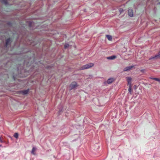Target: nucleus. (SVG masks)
Instances as JSON below:
<instances>
[{
	"instance_id": "7",
	"label": "nucleus",
	"mask_w": 160,
	"mask_h": 160,
	"mask_svg": "<svg viewBox=\"0 0 160 160\" xmlns=\"http://www.w3.org/2000/svg\"><path fill=\"white\" fill-rule=\"evenodd\" d=\"M127 80L128 82V84H129L130 85H131V81L132 80L131 78L130 77H127Z\"/></svg>"
},
{
	"instance_id": "10",
	"label": "nucleus",
	"mask_w": 160,
	"mask_h": 160,
	"mask_svg": "<svg viewBox=\"0 0 160 160\" xmlns=\"http://www.w3.org/2000/svg\"><path fill=\"white\" fill-rule=\"evenodd\" d=\"M14 136L17 139L18 138V134L17 133H16L14 134Z\"/></svg>"
},
{
	"instance_id": "6",
	"label": "nucleus",
	"mask_w": 160,
	"mask_h": 160,
	"mask_svg": "<svg viewBox=\"0 0 160 160\" xmlns=\"http://www.w3.org/2000/svg\"><path fill=\"white\" fill-rule=\"evenodd\" d=\"M116 58V56H112L110 57H108L107 58L108 59L112 60L113 59Z\"/></svg>"
},
{
	"instance_id": "12",
	"label": "nucleus",
	"mask_w": 160,
	"mask_h": 160,
	"mask_svg": "<svg viewBox=\"0 0 160 160\" xmlns=\"http://www.w3.org/2000/svg\"><path fill=\"white\" fill-rule=\"evenodd\" d=\"M152 79L157 81H159V79L157 78H153Z\"/></svg>"
},
{
	"instance_id": "14",
	"label": "nucleus",
	"mask_w": 160,
	"mask_h": 160,
	"mask_svg": "<svg viewBox=\"0 0 160 160\" xmlns=\"http://www.w3.org/2000/svg\"><path fill=\"white\" fill-rule=\"evenodd\" d=\"M9 40H8L7 41V43H8V42H9Z\"/></svg>"
},
{
	"instance_id": "1",
	"label": "nucleus",
	"mask_w": 160,
	"mask_h": 160,
	"mask_svg": "<svg viewBox=\"0 0 160 160\" xmlns=\"http://www.w3.org/2000/svg\"><path fill=\"white\" fill-rule=\"evenodd\" d=\"M94 66V64L92 63H89L85 65L82 66L81 69L84 70L87 69L92 67Z\"/></svg>"
},
{
	"instance_id": "4",
	"label": "nucleus",
	"mask_w": 160,
	"mask_h": 160,
	"mask_svg": "<svg viewBox=\"0 0 160 160\" xmlns=\"http://www.w3.org/2000/svg\"><path fill=\"white\" fill-rule=\"evenodd\" d=\"M114 81V79L113 78H110L108 79L107 80V82L108 84H110L112 83Z\"/></svg>"
},
{
	"instance_id": "3",
	"label": "nucleus",
	"mask_w": 160,
	"mask_h": 160,
	"mask_svg": "<svg viewBox=\"0 0 160 160\" xmlns=\"http://www.w3.org/2000/svg\"><path fill=\"white\" fill-rule=\"evenodd\" d=\"M128 15L130 17H132L133 16V10L131 9H129L128 11Z\"/></svg>"
},
{
	"instance_id": "15",
	"label": "nucleus",
	"mask_w": 160,
	"mask_h": 160,
	"mask_svg": "<svg viewBox=\"0 0 160 160\" xmlns=\"http://www.w3.org/2000/svg\"><path fill=\"white\" fill-rule=\"evenodd\" d=\"M1 146V145H0V147Z\"/></svg>"
},
{
	"instance_id": "9",
	"label": "nucleus",
	"mask_w": 160,
	"mask_h": 160,
	"mask_svg": "<svg viewBox=\"0 0 160 160\" xmlns=\"http://www.w3.org/2000/svg\"><path fill=\"white\" fill-rule=\"evenodd\" d=\"M36 150V148L35 147H33L32 148V150L31 152L33 154H35L34 152Z\"/></svg>"
},
{
	"instance_id": "2",
	"label": "nucleus",
	"mask_w": 160,
	"mask_h": 160,
	"mask_svg": "<svg viewBox=\"0 0 160 160\" xmlns=\"http://www.w3.org/2000/svg\"><path fill=\"white\" fill-rule=\"evenodd\" d=\"M77 85L76 82H73L70 85V87L71 89H72L76 87Z\"/></svg>"
},
{
	"instance_id": "11",
	"label": "nucleus",
	"mask_w": 160,
	"mask_h": 160,
	"mask_svg": "<svg viewBox=\"0 0 160 160\" xmlns=\"http://www.w3.org/2000/svg\"><path fill=\"white\" fill-rule=\"evenodd\" d=\"M69 45L68 44H67L65 45L64 46V47L65 48H68L69 47Z\"/></svg>"
},
{
	"instance_id": "13",
	"label": "nucleus",
	"mask_w": 160,
	"mask_h": 160,
	"mask_svg": "<svg viewBox=\"0 0 160 160\" xmlns=\"http://www.w3.org/2000/svg\"><path fill=\"white\" fill-rule=\"evenodd\" d=\"M28 91H25L24 92V93L25 94H26L28 93Z\"/></svg>"
},
{
	"instance_id": "8",
	"label": "nucleus",
	"mask_w": 160,
	"mask_h": 160,
	"mask_svg": "<svg viewBox=\"0 0 160 160\" xmlns=\"http://www.w3.org/2000/svg\"><path fill=\"white\" fill-rule=\"evenodd\" d=\"M106 37L108 38V39L109 41H112V38L111 36L110 35H106Z\"/></svg>"
},
{
	"instance_id": "5",
	"label": "nucleus",
	"mask_w": 160,
	"mask_h": 160,
	"mask_svg": "<svg viewBox=\"0 0 160 160\" xmlns=\"http://www.w3.org/2000/svg\"><path fill=\"white\" fill-rule=\"evenodd\" d=\"M132 68V66L128 67L125 68L124 69L123 71H126L130 70Z\"/></svg>"
}]
</instances>
